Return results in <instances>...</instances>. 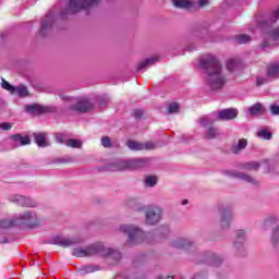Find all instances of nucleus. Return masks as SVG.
Returning <instances> with one entry per match:
<instances>
[{
    "instance_id": "2eb2a0df",
    "label": "nucleus",
    "mask_w": 279,
    "mask_h": 279,
    "mask_svg": "<svg viewBox=\"0 0 279 279\" xmlns=\"http://www.w3.org/2000/svg\"><path fill=\"white\" fill-rule=\"evenodd\" d=\"M172 5L179 10L195 12V1L193 0H172Z\"/></svg>"
},
{
    "instance_id": "9b49d317",
    "label": "nucleus",
    "mask_w": 279,
    "mask_h": 279,
    "mask_svg": "<svg viewBox=\"0 0 279 279\" xmlns=\"http://www.w3.org/2000/svg\"><path fill=\"white\" fill-rule=\"evenodd\" d=\"M25 112L28 114H49L58 111V108L43 105H25Z\"/></svg>"
},
{
    "instance_id": "37998d69",
    "label": "nucleus",
    "mask_w": 279,
    "mask_h": 279,
    "mask_svg": "<svg viewBox=\"0 0 279 279\" xmlns=\"http://www.w3.org/2000/svg\"><path fill=\"white\" fill-rule=\"evenodd\" d=\"M279 19V7L276 11L272 12L270 19H269V23H276V21H278Z\"/></svg>"
},
{
    "instance_id": "6e6552de",
    "label": "nucleus",
    "mask_w": 279,
    "mask_h": 279,
    "mask_svg": "<svg viewBox=\"0 0 279 279\" xmlns=\"http://www.w3.org/2000/svg\"><path fill=\"white\" fill-rule=\"evenodd\" d=\"M17 226L24 225L28 226V228H36L40 226V219L34 211L26 210L15 217Z\"/></svg>"
},
{
    "instance_id": "a19ab883",
    "label": "nucleus",
    "mask_w": 279,
    "mask_h": 279,
    "mask_svg": "<svg viewBox=\"0 0 279 279\" xmlns=\"http://www.w3.org/2000/svg\"><path fill=\"white\" fill-rule=\"evenodd\" d=\"M101 145H102V147L108 149V148L112 147V140H110V137H108V136H105L101 138Z\"/></svg>"
},
{
    "instance_id": "c03bdc74",
    "label": "nucleus",
    "mask_w": 279,
    "mask_h": 279,
    "mask_svg": "<svg viewBox=\"0 0 279 279\" xmlns=\"http://www.w3.org/2000/svg\"><path fill=\"white\" fill-rule=\"evenodd\" d=\"M56 141L59 142L61 145H66V140L64 138V134L58 133L56 135Z\"/></svg>"
},
{
    "instance_id": "5701e85b",
    "label": "nucleus",
    "mask_w": 279,
    "mask_h": 279,
    "mask_svg": "<svg viewBox=\"0 0 279 279\" xmlns=\"http://www.w3.org/2000/svg\"><path fill=\"white\" fill-rule=\"evenodd\" d=\"M34 138H35V143H36V145H38V147H48L49 146V143H47V134L34 133Z\"/></svg>"
},
{
    "instance_id": "39448f33",
    "label": "nucleus",
    "mask_w": 279,
    "mask_h": 279,
    "mask_svg": "<svg viewBox=\"0 0 279 279\" xmlns=\"http://www.w3.org/2000/svg\"><path fill=\"white\" fill-rule=\"evenodd\" d=\"M119 230L120 232H124V234H128L129 245H138V243H143V241H145V238L147 236L143 230L130 225H122L120 226Z\"/></svg>"
},
{
    "instance_id": "09e8293b",
    "label": "nucleus",
    "mask_w": 279,
    "mask_h": 279,
    "mask_svg": "<svg viewBox=\"0 0 279 279\" xmlns=\"http://www.w3.org/2000/svg\"><path fill=\"white\" fill-rule=\"evenodd\" d=\"M133 117L135 119H141V117H143V109H136L134 112H133Z\"/></svg>"
},
{
    "instance_id": "ea45409f",
    "label": "nucleus",
    "mask_w": 279,
    "mask_h": 279,
    "mask_svg": "<svg viewBox=\"0 0 279 279\" xmlns=\"http://www.w3.org/2000/svg\"><path fill=\"white\" fill-rule=\"evenodd\" d=\"M213 123H215V121L208 117H204V118H201L199 119V124L203 126V128H206L208 125H213Z\"/></svg>"
},
{
    "instance_id": "b1692460",
    "label": "nucleus",
    "mask_w": 279,
    "mask_h": 279,
    "mask_svg": "<svg viewBox=\"0 0 279 279\" xmlns=\"http://www.w3.org/2000/svg\"><path fill=\"white\" fill-rule=\"evenodd\" d=\"M247 147V140L241 138L238 141V144L233 145L231 148L232 154H241L243 149Z\"/></svg>"
},
{
    "instance_id": "6e6d98bb",
    "label": "nucleus",
    "mask_w": 279,
    "mask_h": 279,
    "mask_svg": "<svg viewBox=\"0 0 279 279\" xmlns=\"http://www.w3.org/2000/svg\"><path fill=\"white\" fill-rule=\"evenodd\" d=\"M156 279H166L165 277H157Z\"/></svg>"
},
{
    "instance_id": "3c124183",
    "label": "nucleus",
    "mask_w": 279,
    "mask_h": 279,
    "mask_svg": "<svg viewBox=\"0 0 279 279\" xmlns=\"http://www.w3.org/2000/svg\"><path fill=\"white\" fill-rule=\"evenodd\" d=\"M213 267H219L221 265V258H215L211 260Z\"/></svg>"
},
{
    "instance_id": "864d4df0",
    "label": "nucleus",
    "mask_w": 279,
    "mask_h": 279,
    "mask_svg": "<svg viewBox=\"0 0 279 279\" xmlns=\"http://www.w3.org/2000/svg\"><path fill=\"white\" fill-rule=\"evenodd\" d=\"M186 204H189V201H187V199H183V201H182V205H183V206H186Z\"/></svg>"
},
{
    "instance_id": "dca6fc26",
    "label": "nucleus",
    "mask_w": 279,
    "mask_h": 279,
    "mask_svg": "<svg viewBox=\"0 0 279 279\" xmlns=\"http://www.w3.org/2000/svg\"><path fill=\"white\" fill-rule=\"evenodd\" d=\"M239 111L236 109H225L217 113L218 121H232V119H236Z\"/></svg>"
},
{
    "instance_id": "f3484780",
    "label": "nucleus",
    "mask_w": 279,
    "mask_h": 279,
    "mask_svg": "<svg viewBox=\"0 0 279 279\" xmlns=\"http://www.w3.org/2000/svg\"><path fill=\"white\" fill-rule=\"evenodd\" d=\"M82 238H57V245L61 247H73V245H78L82 243Z\"/></svg>"
},
{
    "instance_id": "aec40b11",
    "label": "nucleus",
    "mask_w": 279,
    "mask_h": 279,
    "mask_svg": "<svg viewBox=\"0 0 279 279\" xmlns=\"http://www.w3.org/2000/svg\"><path fill=\"white\" fill-rule=\"evenodd\" d=\"M231 175L233 178H238L239 180H242L243 182H247L248 184H258V181H256V179H254V177L250 175V174H245L243 172H234L231 173Z\"/></svg>"
},
{
    "instance_id": "2f4dec72",
    "label": "nucleus",
    "mask_w": 279,
    "mask_h": 279,
    "mask_svg": "<svg viewBox=\"0 0 279 279\" xmlns=\"http://www.w3.org/2000/svg\"><path fill=\"white\" fill-rule=\"evenodd\" d=\"M158 184V178L156 175H147L145 178V186L154 189Z\"/></svg>"
},
{
    "instance_id": "4468645a",
    "label": "nucleus",
    "mask_w": 279,
    "mask_h": 279,
    "mask_svg": "<svg viewBox=\"0 0 279 279\" xmlns=\"http://www.w3.org/2000/svg\"><path fill=\"white\" fill-rule=\"evenodd\" d=\"M10 201L16 204L17 206H22L24 208H36L38 206V202H36L32 197H25L21 195H12Z\"/></svg>"
},
{
    "instance_id": "7c9ffc66",
    "label": "nucleus",
    "mask_w": 279,
    "mask_h": 279,
    "mask_svg": "<svg viewBox=\"0 0 279 279\" xmlns=\"http://www.w3.org/2000/svg\"><path fill=\"white\" fill-rule=\"evenodd\" d=\"M245 171H258L260 169V163L257 161H251L243 165Z\"/></svg>"
},
{
    "instance_id": "ddd939ff",
    "label": "nucleus",
    "mask_w": 279,
    "mask_h": 279,
    "mask_svg": "<svg viewBox=\"0 0 279 279\" xmlns=\"http://www.w3.org/2000/svg\"><path fill=\"white\" fill-rule=\"evenodd\" d=\"M95 108V105L88 98H81L75 104L70 106V110L74 112H90Z\"/></svg>"
},
{
    "instance_id": "c85d7f7f",
    "label": "nucleus",
    "mask_w": 279,
    "mask_h": 279,
    "mask_svg": "<svg viewBox=\"0 0 279 279\" xmlns=\"http://www.w3.org/2000/svg\"><path fill=\"white\" fill-rule=\"evenodd\" d=\"M257 136L264 141H271L274 134H271L267 128H264L257 132Z\"/></svg>"
},
{
    "instance_id": "79ce46f5",
    "label": "nucleus",
    "mask_w": 279,
    "mask_h": 279,
    "mask_svg": "<svg viewBox=\"0 0 279 279\" xmlns=\"http://www.w3.org/2000/svg\"><path fill=\"white\" fill-rule=\"evenodd\" d=\"M151 149H156V143H154V142L143 143V151L144 150L149 151Z\"/></svg>"
},
{
    "instance_id": "4c0bfd02",
    "label": "nucleus",
    "mask_w": 279,
    "mask_h": 279,
    "mask_svg": "<svg viewBox=\"0 0 279 279\" xmlns=\"http://www.w3.org/2000/svg\"><path fill=\"white\" fill-rule=\"evenodd\" d=\"M206 138H209V140H213V138H217V136H219V130H217L216 128L214 126H210L208 130H207V133H206Z\"/></svg>"
},
{
    "instance_id": "393cba45",
    "label": "nucleus",
    "mask_w": 279,
    "mask_h": 279,
    "mask_svg": "<svg viewBox=\"0 0 279 279\" xmlns=\"http://www.w3.org/2000/svg\"><path fill=\"white\" fill-rule=\"evenodd\" d=\"M276 223H279V217L278 216H269L266 218L263 222V229L264 230H269L271 226H276Z\"/></svg>"
},
{
    "instance_id": "20e7f679",
    "label": "nucleus",
    "mask_w": 279,
    "mask_h": 279,
    "mask_svg": "<svg viewBox=\"0 0 279 279\" xmlns=\"http://www.w3.org/2000/svg\"><path fill=\"white\" fill-rule=\"evenodd\" d=\"M173 247L178 250H184L189 254H192V260L199 263L202 255L197 253V245L189 238H179L172 242Z\"/></svg>"
},
{
    "instance_id": "cd10ccee",
    "label": "nucleus",
    "mask_w": 279,
    "mask_h": 279,
    "mask_svg": "<svg viewBox=\"0 0 279 279\" xmlns=\"http://www.w3.org/2000/svg\"><path fill=\"white\" fill-rule=\"evenodd\" d=\"M268 77H278L279 75V62L270 64L267 69Z\"/></svg>"
},
{
    "instance_id": "f03ea898",
    "label": "nucleus",
    "mask_w": 279,
    "mask_h": 279,
    "mask_svg": "<svg viewBox=\"0 0 279 279\" xmlns=\"http://www.w3.org/2000/svg\"><path fill=\"white\" fill-rule=\"evenodd\" d=\"M73 256L77 258H84L86 256H111V258H116V260H121V253L113 248H106L101 243L92 244L87 247H76L72 252Z\"/></svg>"
},
{
    "instance_id": "412c9836",
    "label": "nucleus",
    "mask_w": 279,
    "mask_h": 279,
    "mask_svg": "<svg viewBox=\"0 0 279 279\" xmlns=\"http://www.w3.org/2000/svg\"><path fill=\"white\" fill-rule=\"evenodd\" d=\"M158 60H160V58L158 57H151V58H148L144 61H141L138 64H137V71H143L144 69H148V66H154V64L156 62H158Z\"/></svg>"
},
{
    "instance_id": "0eeeda50",
    "label": "nucleus",
    "mask_w": 279,
    "mask_h": 279,
    "mask_svg": "<svg viewBox=\"0 0 279 279\" xmlns=\"http://www.w3.org/2000/svg\"><path fill=\"white\" fill-rule=\"evenodd\" d=\"M101 3V0H70L68 12L70 14H77L82 10H90L97 8Z\"/></svg>"
},
{
    "instance_id": "72a5a7b5",
    "label": "nucleus",
    "mask_w": 279,
    "mask_h": 279,
    "mask_svg": "<svg viewBox=\"0 0 279 279\" xmlns=\"http://www.w3.org/2000/svg\"><path fill=\"white\" fill-rule=\"evenodd\" d=\"M99 266L90 265V266H82L80 268L81 274H93L94 271H99Z\"/></svg>"
},
{
    "instance_id": "a18cd8bd",
    "label": "nucleus",
    "mask_w": 279,
    "mask_h": 279,
    "mask_svg": "<svg viewBox=\"0 0 279 279\" xmlns=\"http://www.w3.org/2000/svg\"><path fill=\"white\" fill-rule=\"evenodd\" d=\"M11 128H12V123L10 122L0 123V130L10 131Z\"/></svg>"
},
{
    "instance_id": "6ab92c4d",
    "label": "nucleus",
    "mask_w": 279,
    "mask_h": 279,
    "mask_svg": "<svg viewBox=\"0 0 279 279\" xmlns=\"http://www.w3.org/2000/svg\"><path fill=\"white\" fill-rule=\"evenodd\" d=\"M51 27H53V17L47 16L41 23V28L39 31V34L41 36H47V34L51 32Z\"/></svg>"
},
{
    "instance_id": "603ef678",
    "label": "nucleus",
    "mask_w": 279,
    "mask_h": 279,
    "mask_svg": "<svg viewBox=\"0 0 279 279\" xmlns=\"http://www.w3.org/2000/svg\"><path fill=\"white\" fill-rule=\"evenodd\" d=\"M271 36H272V38H275V39H278V38H279V27L276 28V29H274V31L271 32Z\"/></svg>"
},
{
    "instance_id": "5fc2aeb1",
    "label": "nucleus",
    "mask_w": 279,
    "mask_h": 279,
    "mask_svg": "<svg viewBox=\"0 0 279 279\" xmlns=\"http://www.w3.org/2000/svg\"><path fill=\"white\" fill-rule=\"evenodd\" d=\"M0 243H8V239L4 238L3 240L0 241Z\"/></svg>"
},
{
    "instance_id": "de8ad7c7",
    "label": "nucleus",
    "mask_w": 279,
    "mask_h": 279,
    "mask_svg": "<svg viewBox=\"0 0 279 279\" xmlns=\"http://www.w3.org/2000/svg\"><path fill=\"white\" fill-rule=\"evenodd\" d=\"M257 86H263V84H267V78L258 76L256 80Z\"/></svg>"
},
{
    "instance_id": "8fccbe9b",
    "label": "nucleus",
    "mask_w": 279,
    "mask_h": 279,
    "mask_svg": "<svg viewBox=\"0 0 279 279\" xmlns=\"http://www.w3.org/2000/svg\"><path fill=\"white\" fill-rule=\"evenodd\" d=\"M271 114H279V106L272 105L270 107Z\"/></svg>"
},
{
    "instance_id": "c756f323",
    "label": "nucleus",
    "mask_w": 279,
    "mask_h": 279,
    "mask_svg": "<svg viewBox=\"0 0 279 279\" xmlns=\"http://www.w3.org/2000/svg\"><path fill=\"white\" fill-rule=\"evenodd\" d=\"M126 146L129 147V149H132L133 151H143V143L136 141H129L126 143Z\"/></svg>"
},
{
    "instance_id": "e433bc0d",
    "label": "nucleus",
    "mask_w": 279,
    "mask_h": 279,
    "mask_svg": "<svg viewBox=\"0 0 279 279\" xmlns=\"http://www.w3.org/2000/svg\"><path fill=\"white\" fill-rule=\"evenodd\" d=\"M235 40H236L238 45H246V43L252 41V37H250V35L241 34L235 37Z\"/></svg>"
},
{
    "instance_id": "f257e3e1",
    "label": "nucleus",
    "mask_w": 279,
    "mask_h": 279,
    "mask_svg": "<svg viewBox=\"0 0 279 279\" xmlns=\"http://www.w3.org/2000/svg\"><path fill=\"white\" fill-rule=\"evenodd\" d=\"M201 69L207 71L206 83L211 90H221L226 86V76L219 59L213 54H205L199 62Z\"/></svg>"
},
{
    "instance_id": "58836bf2",
    "label": "nucleus",
    "mask_w": 279,
    "mask_h": 279,
    "mask_svg": "<svg viewBox=\"0 0 279 279\" xmlns=\"http://www.w3.org/2000/svg\"><path fill=\"white\" fill-rule=\"evenodd\" d=\"M178 110H180V105L178 102H172L169 105V107L167 109V113L175 114V112H178Z\"/></svg>"
},
{
    "instance_id": "bb28decb",
    "label": "nucleus",
    "mask_w": 279,
    "mask_h": 279,
    "mask_svg": "<svg viewBox=\"0 0 279 279\" xmlns=\"http://www.w3.org/2000/svg\"><path fill=\"white\" fill-rule=\"evenodd\" d=\"M66 147H72V149H82L84 142L82 140L69 138L65 141Z\"/></svg>"
},
{
    "instance_id": "a211bd4d",
    "label": "nucleus",
    "mask_w": 279,
    "mask_h": 279,
    "mask_svg": "<svg viewBox=\"0 0 279 279\" xmlns=\"http://www.w3.org/2000/svg\"><path fill=\"white\" fill-rule=\"evenodd\" d=\"M10 140L15 144V147L32 145V140L28 136H23L21 134L11 135Z\"/></svg>"
},
{
    "instance_id": "9d476101",
    "label": "nucleus",
    "mask_w": 279,
    "mask_h": 279,
    "mask_svg": "<svg viewBox=\"0 0 279 279\" xmlns=\"http://www.w3.org/2000/svg\"><path fill=\"white\" fill-rule=\"evenodd\" d=\"M218 216L220 219V228H222V230H228L232 221H234V214L232 213V209L228 207H219Z\"/></svg>"
},
{
    "instance_id": "c9c22d12",
    "label": "nucleus",
    "mask_w": 279,
    "mask_h": 279,
    "mask_svg": "<svg viewBox=\"0 0 279 279\" xmlns=\"http://www.w3.org/2000/svg\"><path fill=\"white\" fill-rule=\"evenodd\" d=\"M207 5H210V0H197V2H194V12L202 10V8H207Z\"/></svg>"
},
{
    "instance_id": "1a4fd4ad",
    "label": "nucleus",
    "mask_w": 279,
    "mask_h": 279,
    "mask_svg": "<svg viewBox=\"0 0 279 279\" xmlns=\"http://www.w3.org/2000/svg\"><path fill=\"white\" fill-rule=\"evenodd\" d=\"M1 87L4 90H8V93H10L11 95H15L16 97H21V98L29 97V89L24 84L14 86L10 84V82L2 78Z\"/></svg>"
},
{
    "instance_id": "423d86ee",
    "label": "nucleus",
    "mask_w": 279,
    "mask_h": 279,
    "mask_svg": "<svg viewBox=\"0 0 279 279\" xmlns=\"http://www.w3.org/2000/svg\"><path fill=\"white\" fill-rule=\"evenodd\" d=\"M137 210L145 213V223L146 226H156L162 220L163 211L158 205H150L148 207H140Z\"/></svg>"
},
{
    "instance_id": "f8f14e48",
    "label": "nucleus",
    "mask_w": 279,
    "mask_h": 279,
    "mask_svg": "<svg viewBox=\"0 0 279 279\" xmlns=\"http://www.w3.org/2000/svg\"><path fill=\"white\" fill-rule=\"evenodd\" d=\"M245 241H247V234L245 233V230H238L235 232L233 247L240 256H243V254H245Z\"/></svg>"
},
{
    "instance_id": "473e14b6",
    "label": "nucleus",
    "mask_w": 279,
    "mask_h": 279,
    "mask_svg": "<svg viewBox=\"0 0 279 279\" xmlns=\"http://www.w3.org/2000/svg\"><path fill=\"white\" fill-rule=\"evenodd\" d=\"M14 226H19L16 218L4 219L0 221V228H12Z\"/></svg>"
},
{
    "instance_id": "4be33fe9",
    "label": "nucleus",
    "mask_w": 279,
    "mask_h": 279,
    "mask_svg": "<svg viewBox=\"0 0 279 279\" xmlns=\"http://www.w3.org/2000/svg\"><path fill=\"white\" fill-rule=\"evenodd\" d=\"M250 117H258L259 114H265V107L260 102L253 105L248 108Z\"/></svg>"
},
{
    "instance_id": "49530a36",
    "label": "nucleus",
    "mask_w": 279,
    "mask_h": 279,
    "mask_svg": "<svg viewBox=\"0 0 279 279\" xmlns=\"http://www.w3.org/2000/svg\"><path fill=\"white\" fill-rule=\"evenodd\" d=\"M59 97L63 100V101H71L72 104H75V101L73 100V98L60 93Z\"/></svg>"
},
{
    "instance_id": "f704fd0d",
    "label": "nucleus",
    "mask_w": 279,
    "mask_h": 279,
    "mask_svg": "<svg viewBox=\"0 0 279 279\" xmlns=\"http://www.w3.org/2000/svg\"><path fill=\"white\" fill-rule=\"evenodd\" d=\"M236 66H239V60L236 59H228L226 62V69L230 72L235 71Z\"/></svg>"
},
{
    "instance_id": "7ed1b4c3",
    "label": "nucleus",
    "mask_w": 279,
    "mask_h": 279,
    "mask_svg": "<svg viewBox=\"0 0 279 279\" xmlns=\"http://www.w3.org/2000/svg\"><path fill=\"white\" fill-rule=\"evenodd\" d=\"M149 165V159L147 158H137L130 159L128 161H118L109 166V171H128V169H143Z\"/></svg>"
},
{
    "instance_id": "a878e982",
    "label": "nucleus",
    "mask_w": 279,
    "mask_h": 279,
    "mask_svg": "<svg viewBox=\"0 0 279 279\" xmlns=\"http://www.w3.org/2000/svg\"><path fill=\"white\" fill-rule=\"evenodd\" d=\"M270 244L272 247H278L279 245V225H277L270 234Z\"/></svg>"
}]
</instances>
